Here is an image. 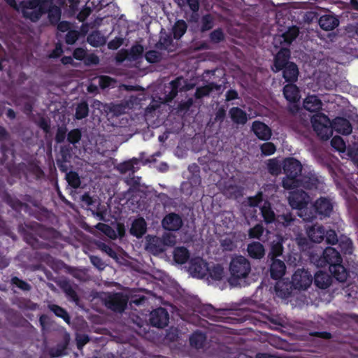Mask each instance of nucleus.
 Masks as SVG:
<instances>
[{"label":"nucleus","mask_w":358,"mask_h":358,"mask_svg":"<svg viewBox=\"0 0 358 358\" xmlns=\"http://www.w3.org/2000/svg\"><path fill=\"white\" fill-rule=\"evenodd\" d=\"M312 275L305 269H298L292 275V286L297 289H306L312 284Z\"/></svg>","instance_id":"obj_8"},{"label":"nucleus","mask_w":358,"mask_h":358,"mask_svg":"<svg viewBox=\"0 0 358 358\" xmlns=\"http://www.w3.org/2000/svg\"><path fill=\"white\" fill-rule=\"evenodd\" d=\"M322 103L315 95H309L303 101V107L310 112H317L322 108Z\"/></svg>","instance_id":"obj_27"},{"label":"nucleus","mask_w":358,"mask_h":358,"mask_svg":"<svg viewBox=\"0 0 358 358\" xmlns=\"http://www.w3.org/2000/svg\"><path fill=\"white\" fill-rule=\"evenodd\" d=\"M264 228L262 224H257L248 231V236L250 238L260 239L263 235Z\"/></svg>","instance_id":"obj_46"},{"label":"nucleus","mask_w":358,"mask_h":358,"mask_svg":"<svg viewBox=\"0 0 358 358\" xmlns=\"http://www.w3.org/2000/svg\"><path fill=\"white\" fill-rule=\"evenodd\" d=\"M222 85H217L214 83H209L204 86L197 87L194 94L196 99H201L204 96L210 95L213 92H217L218 94H221L223 91Z\"/></svg>","instance_id":"obj_16"},{"label":"nucleus","mask_w":358,"mask_h":358,"mask_svg":"<svg viewBox=\"0 0 358 358\" xmlns=\"http://www.w3.org/2000/svg\"><path fill=\"white\" fill-rule=\"evenodd\" d=\"M192 346L199 349L201 348L206 341V336L201 332L194 333L189 338Z\"/></svg>","instance_id":"obj_38"},{"label":"nucleus","mask_w":358,"mask_h":358,"mask_svg":"<svg viewBox=\"0 0 358 358\" xmlns=\"http://www.w3.org/2000/svg\"><path fill=\"white\" fill-rule=\"evenodd\" d=\"M71 275L80 280H85L87 278V274L85 270L73 268L71 271Z\"/></svg>","instance_id":"obj_62"},{"label":"nucleus","mask_w":358,"mask_h":358,"mask_svg":"<svg viewBox=\"0 0 358 358\" xmlns=\"http://www.w3.org/2000/svg\"><path fill=\"white\" fill-rule=\"evenodd\" d=\"M299 29L296 27H292L282 34L276 35L273 37V46L278 49L282 47L287 48L299 35Z\"/></svg>","instance_id":"obj_7"},{"label":"nucleus","mask_w":358,"mask_h":358,"mask_svg":"<svg viewBox=\"0 0 358 358\" xmlns=\"http://www.w3.org/2000/svg\"><path fill=\"white\" fill-rule=\"evenodd\" d=\"M289 57V50L287 48L282 47L275 57L274 64L272 70L274 72H278L280 70H282L284 66L289 63L288 59Z\"/></svg>","instance_id":"obj_17"},{"label":"nucleus","mask_w":358,"mask_h":358,"mask_svg":"<svg viewBox=\"0 0 358 358\" xmlns=\"http://www.w3.org/2000/svg\"><path fill=\"white\" fill-rule=\"evenodd\" d=\"M68 183L73 188H78L80 185V178L76 172L71 171L66 175Z\"/></svg>","instance_id":"obj_47"},{"label":"nucleus","mask_w":358,"mask_h":358,"mask_svg":"<svg viewBox=\"0 0 358 358\" xmlns=\"http://www.w3.org/2000/svg\"><path fill=\"white\" fill-rule=\"evenodd\" d=\"M314 131L322 140H327L333 134L332 126L328 117L324 114H317L311 118Z\"/></svg>","instance_id":"obj_3"},{"label":"nucleus","mask_w":358,"mask_h":358,"mask_svg":"<svg viewBox=\"0 0 358 358\" xmlns=\"http://www.w3.org/2000/svg\"><path fill=\"white\" fill-rule=\"evenodd\" d=\"M215 17L210 14H206L202 16L200 20V31L206 32L211 29L215 25Z\"/></svg>","instance_id":"obj_36"},{"label":"nucleus","mask_w":358,"mask_h":358,"mask_svg":"<svg viewBox=\"0 0 358 358\" xmlns=\"http://www.w3.org/2000/svg\"><path fill=\"white\" fill-rule=\"evenodd\" d=\"M271 261L270 266L271 276L275 280L280 279L285 274L286 266L284 262L280 259H273Z\"/></svg>","instance_id":"obj_24"},{"label":"nucleus","mask_w":358,"mask_h":358,"mask_svg":"<svg viewBox=\"0 0 358 358\" xmlns=\"http://www.w3.org/2000/svg\"><path fill=\"white\" fill-rule=\"evenodd\" d=\"M262 201L263 200L262 192H259L256 196H250L248 199V206L251 207L259 206Z\"/></svg>","instance_id":"obj_58"},{"label":"nucleus","mask_w":358,"mask_h":358,"mask_svg":"<svg viewBox=\"0 0 358 358\" xmlns=\"http://www.w3.org/2000/svg\"><path fill=\"white\" fill-rule=\"evenodd\" d=\"M299 187H303L307 189L323 190L324 189L323 181L315 174L310 173L304 176L299 180Z\"/></svg>","instance_id":"obj_14"},{"label":"nucleus","mask_w":358,"mask_h":358,"mask_svg":"<svg viewBox=\"0 0 358 358\" xmlns=\"http://www.w3.org/2000/svg\"><path fill=\"white\" fill-rule=\"evenodd\" d=\"M145 249L154 255L162 253L166 250L161 238L150 235L145 237Z\"/></svg>","instance_id":"obj_12"},{"label":"nucleus","mask_w":358,"mask_h":358,"mask_svg":"<svg viewBox=\"0 0 358 358\" xmlns=\"http://www.w3.org/2000/svg\"><path fill=\"white\" fill-rule=\"evenodd\" d=\"M323 258L329 265L342 262L339 252L335 248L331 247H328L324 250Z\"/></svg>","instance_id":"obj_28"},{"label":"nucleus","mask_w":358,"mask_h":358,"mask_svg":"<svg viewBox=\"0 0 358 358\" xmlns=\"http://www.w3.org/2000/svg\"><path fill=\"white\" fill-rule=\"evenodd\" d=\"M89 108L86 102L80 103L78 105L76 109L75 117L78 120L85 118L88 115Z\"/></svg>","instance_id":"obj_44"},{"label":"nucleus","mask_w":358,"mask_h":358,"mask_svg":"<svg viewBox=\"0 0 358 358\" xmlns=\"http://www.w3.org/2000/svg\"><path fill=\"white\" fill-rule=\"evenodd\" d=\"M194 86L195 85L189 83L187 79L181 76L178 77L171 81L169 85L166 87L164 101L169 102L178 95L179 92L189 91L192 90Z\"/></svg>","instance_id":"obj_4"},{"label":"nucleus","mask_w":358,"mask_h":358,"mask_svg":"<svg viewBox=\"0 0 358 358\" xmlns=\"http://www.w3.org/2000/svg\"><path fill=\"white\" fill-rule=\"evenodd\" d=\"M143 52V46L141 45H136L131 48L129 55L131 59H136L142 55Z\"/></svg>","instance_id":"obj_56"},{"label":"nucleus","mask_w":358,"mask_h":358,"mask_svg":"<svg viewBox=\"0 0 358 358\" xmlns=\"http://www.w3.org/2000/svg\"><path fill=\"white\" fill-rule=\"evenodd\" d=\"M150 322L152 326L162 328L168 324L169 314L164 308H159L150 313Z\"/></svg>","instance_id":"obj_13"},{"label":"nucleus","mask_w":358,"mask_h":358,"mask_svg":"<svg viewBox=\"0 0 358 358\" xmlns=\"http://www.w3.org/2000/svg\"><path fill=\"white\" fill-rule=\"evenodd\" d=\"M262 215L266 223H271L275 220V215L271 207V203L264 201L263 204L260 206Z\"/></svg>","instance_id":"obj_34"},{"label":"nucleus","mask_w":358,"mask_h":358,"mask_svg":"<svg viewBox=\"0 0 358 358\" xmlns=\"http://www.w3.org/2000/svg\"><path fill=\"white\" fill-rule=\"evenodd\" d=\"M277 220L284 226H289L294 221V218L290 213H286L278 215Z\"/></svg>","instance_id":"obj_57"},{"label":"nucleus","mask_w":358,"mask_h":358,"mask_svg":"<svg viewBox=\"0 0 358 358\" xmlns=\"http://www.w3.org/2000/svg\"><path fill=\"white\" fill-rule=\"evenodd\" d=\"M80 138H81V133L78 129L71 130L68 134V141L71 143L74 144L76 143H78L80 140Z\"/></svg>","instance_id":"obj_59"},{"label":"nucleus","mask_w":358,"mask_h":358,"mask_svg":"<svg viewBox=\"0 0 358 358\" xmlns=\"http://www.w3.org/2000/svg\"><path fill=\"white\" fill-rule=\"evenodd\" d=\"M221 245L224 250L231 251L233 250L236 245L234 243L228 238H226L221 241Z\"/></svg>","instance_id":"obj_64"},{"label":"nucleus","mask_w":358,"mask_h":358,"mask_svg":"<svg viewBox=\"0 0 358 358\" xmlns=\"http://www.w3.org/2000/svg\"><path fill=\"white\" fill-rule=\"evenodd\" d=\"M87 42L94 47H99L106 42L105 37L99 31H93L87 38Z\"/></svg>","instance_id":"obj_35"},{"label":"nucleus","mask_w":358,"mask_h":358,"mask_svg":"<svg viewBox=\"0 0 358 358\" xmlns=\"http://www.w3.org/2000/svg\"><path fill=\"white\" fill-rule=\"evenodd\" d=\"M67 129L64 127H60L57 129V134L55 136V141L57 143H62L66 135Z\"/></svg>","instance_id":"obj_61"},{"label":"nucleus","mask_w":358,"mask_h":358,"mask_svg":"<svg viewBox=\"0 0 358 358\" xmlns=\"http://www.w3.org/2000/svg\"><path fill=\"white\" fill-rule=\"evenodd\" d=\"M332 129L343 135L351 134L352 127L350 122L343 117H336L331 124Z\"/></svg>","instance_id":"obj_21"},{"label":"nucleus","mask_w":358,"mask_h":358,"mask_svg":"<svg viewBox=\"0 0 358 358\" xmlns=\"http://www.w3.org/2000/svg\"><path fill=\"white\" fill-rule=\"evenodd\" d=\"M161 55L156 50H150L146 52L145 59L150 63H155L159 61Z\"/></svg>","instance_id":"obj_55"},{"label":"nucleus","mask_w":358,"mask_h":358,"mask_svg":"<svg viewBox=\"0 0 358 358\" xmlns=\"http://www.w3.org/2000/svg\"><path fill=\"white\" fill-rule=\"evenodd\" d=\"M252 129L255 134L261 140H268L271 136V129L262 122L255 121L252 123Z\"/></svg>","instance_id":"obj_19"},{"label":"nucleus","mask_w":358,"mask_h":358,"mask_svg":"<svg viewBox=\"0 0 358 358\" xmlns=\"http://www.w3.org/2000/svg\"><path fill=\"white\" fill-rule=\"evenodd\" d=\"M275 292L276 294L281 298H287L290 294L288 285L282 282H278L276 283Z\"/></svg>","instance_id":"obj_41"},{"label":"nucleus","mask_w":358,"mask_h":358,"mask_svg":"<svg viewBox=\"0 0 358 358\" xmlns=\"http://www.w3.org/2000/svg\"><path fill=\"white\" fill-rule=\"evenodd\" d=\"M331 283V276L322 271H318L315 275V284L321 289L327 288Z\"/></svg>","instance_id":"obj_32"},{"label":"nucleus","mask_w":358,"mask_h":358,"mask_svg":"<svg viewBox=\"0 0 358 358\" xmlns=\"http://www.w3.org/2000/svg\"><path fill=\"white\" fill-rule=\"evenodd\" d=\"M283 170L286 176L282 180V187L286 189H294L299 187L297 176L301 173L302 165L294 158H288L283 162Z\"/></svg>","instance_id":"obj_1"},{"label":"nucleus","mask_w":358,"mask_h":358,"mask_svg":"<svg viewBox=\"0 0 358 358\" xmlns=\"http://www.w3.org/2000/svg\"><path fill=\"white\" fill-rule=\"evenodd\" d=\"M210 276L216 280H220L224 276V271L222 266L216 265L211 268H208Z\"/></svg>","instance_id":"obj_42"},{"label":"nucleus","mask_w":358,"mask_h":358,"mask_svg":"<svg viewBox=\"0 0 358 358\" xmlns=\"http://www.w3.org/2000/svg\"><path fill=\"white\" fill-rule=\"evenodd\" d=\"M231 121L238 125H244L248 120V114L238 107H232L229 111Z\"/></svg>","instance_id":"obj_23"},{"label":"nucleus","mask_w":358,"mask_h":358,"mask_svg":"<svg viewBox=\"0 0 358 358\" xmlns=\"http://www.w3.org/2000/svg\"><path fill=\"white\" fill-rule=\"evenodd\" d=\"M314 208L318 214L326 217L331 213L333 205L329 199L321 197L315 201Z\"/></svg>","instance_id":"obj_20"},{"label":"nucleus","mask_w":358,"mask_h":358,"mask_svg":"<svg viewBox=\"0 0 358 358\" xmlns=\"http://www.w3.org/2000/svg\"><path fill=\"white\" fill-rule=\"evenodd\" d=\"M134 164L131 161L126 162L119 165L118 169L122 173L132 171L134 172Z\"/></svg>","instance_id":"obj_63"},{"label":"nucleus","mask_w":358,"mask_h":358,"mask_svg":"<svg viewBox=\"0 0 358 358\" xmlns=\"http://www.w3.org/2000/svg\"><path fill=\"white\" fill-rule=\"evenodd\" d=\"M189 257L188 250L184 247H178L174 250L173 258L174 260L180 264L186 262Z\"/></svg>","instance_id":"obj_37"},{"label":"nucleus","mask_w":358,"mask_h":358,"mask_svg":"<svg viewBox=\"0 0 358 358\" xmlns=\"http://www.w3.org/2000/svg\"><path fill=\"white\" fill-rule=\"evenodd\" d=\"M268 169L272 175H278L281 171V166L275 159H270L268 164Z\"/></svg>","instance_id":"obj_52"},{"label":"nucleus","mask_w":358,"mask_h":358,"mask_svg":"<svg viewBox=\"0 0 358 358\" xmlns=\"http://www.w3.org/2000/svg\"><path fill=\"white\" fill-rule=\"evenodd\" d=\"M127 301L126 296L120 293H115L108 295L106 299V306L114 311L122 312L127 304Z\"/></svg>","instance_id":"obj_9"},{"label":"nucleus","mask_w":358,"mask_h":358,"mask_svg":"<svg viewBox=\"0 0 358 358\" xmlns=\"http://www.w3.org/2000/svg\"><path fill=\"white\" fill-rule=\"evenodd\" d=\"M52 1V0L45 1L47 8L43 10V13L48 12L50 20L52 22H57L60 19L61 10L58 6H53Z\"/></svg>","instance_id":"obj_33"},{"label":"nucleus","mask_w":358,"mask_h":358,"mask_svg":"<svg viewBox=\"0 0 358 358\" xmlns=\"http://www.w3.org/2000/svg\"><path fill=\"white\" fill-rule=\"evenodd\" d=\"M248 252L252 258L261 259L264 256L265 250L262 244L259 242H253L248 245Z\"/></svg>","instance_id":"obj_31"},{"label":"nucleus","mask_w":358,"mask_h":358,"mask_svg":"<svg viewBox=\"0 0 358 358\" xmlns=\"http://www.w3.org/2000/svg\"><path fill=\"white\" fill-rule=\"evenodd\" d=\"M275 146L271 142L264 143L261 146L262 152L264 155H271L275 152Z\"/></svg>","instance_id":"obj_54"},{"label":"nucleus","mask_w":358,"mask_h":358,"mask_svg":"<svg viewBox=\"0 0 358 358\" xmlns=\"http://www.w3.org/2000/svg\"><path fill=\"white\" fill-rule=\"evenodd\" d=\"M48 0H27L21 2L20 10L24 17L36 21L39 19L43 10L47 8Z\"/></svg>","instance_id":"obj_2"},{"label":"nucleus","mask_w":358,"mask_h":358,"mask_svg":"<svg viewBox=\"0 0 358 358\" xmlns=\"http://www.w3.org/2000/svg\"><path fill=\"white\" fill-rule=\"evenodd\" d=\"M288 201L289 203L293 208L301 210L299 215L302 217L304 220L310 221L315 217L314 215L310 216L306 215V214H303V209L310 201V196L304 191L300 190L290 192V194L288 196Z\"/></svg>","instance_id":"obj_6"},{"label":"nucleus","mask_w":358,"mask_h":358,"mask_svg":"<svg viewBox=\"0 0 358 358\" xmlns=\"http://www.w3.org/2000/svg\"><path fill=\"white\" fill-rule=\"evenodd\" d=\"M331 145L339 152H343L345 150V143L341 136H334L331 141Z\"/></svg>","instance_id":"obj_51"},{"label":"nucleus","mask_w":358,"mask_h":358,"mask_svg":"<svg viewBox=\"0 0 358 358\" xmlns=\"http://www.w3.org/2000/svg\"><path fill=\"white\" fill-rule=\"evenodd\" d=\"M283 94L289 102H296L300 98L299 89L293 84H288L284 87Z\"/></svg>","instance_id":"obj_30"},{"label":"nucleus","mask_w":358,"mask_h":358,"mask_svg":"<svg viewBox=\"0 0 358 358\" xmlns=\"http://www.w3.org/2000/svg\"><path fill=\"white\" fill-rule=\"evenodd\" d=\"M92 81V83L87 87V91L90 93H96L98 92L97 85L102 89H105L115 83L114 79L107 76L94 77Z\"/></svg>","instance_id":"obj_15"},{"label":"nucleus","mask_w":358,"mask_h":358,"mask_svg":"<svg viewBox=\"0 0 358 358\" xmlns=\"http://www.w3.org/2000/svg\"><path fill=\"white\" fill-rule=\"evenodd\" d=\"M283 252V247L282 243L278 241H273L271 245V252L268 255V257L271 260L277 259L276 257L280 256Z\"/></svg>","instance_id":"obj_39"},{"label":"nucleus","mask_w":358,"mask_h":358,"mask_svg":"<svg viewBox=\"0 0 358 358\" xmlns=\"http://www.w3.org/2000/svg\"><path fill=\"white\" fill-rule=\"evenodd\" d=\"M187 24L183 20H178L173 27V35L175 38H180L186 31Z\"/></svg>","instance_id":"obj_43"},{"label":"nucleus","mask_w":358,"mask_h":358,"mask_svg":"<svg viewBox=\"0 0 358 358\" xmlns=\"http://www.w3.org/2000/svg\"><path fill=\"white\" fill-rule=\"evenodd\" d=\"M325 235H326V241L329 244H335L336 243H338L339 239L337 238V235L334 230H329L326 231H325Z\"/></svg>","instance_id":"obj_60"},{"label":"nucleus","mask_w":358,"mask_h":358,"mask_svg":"<svg viewBox=\"0 0 358 358\" xmlns=\"http://www.w3.org/2000/svg\"><path fill=\"white\" fill-rule=\"evenodd\" d=\"M161 240L164 243L165 249L166 247H172L176 243V236L171 233H164L161 237Z\"/></svg>","instance_id":"obj_50"},{"label":"nucleus","mask_w":358,"mask_h":358,"mask_svg":"<svg viewBox=\"0 0 358 358\" xmlns=\"http://www.w3.org/2000/svg\"><path fill=\"white\" fill-rule=\"evenodd\" d=\"M320 27L325 31H331L339 24V20L333 15L327 14L321 16L318 20Z\"/></svg>","instance_id":"obj_22"},{"label":"nucleus","mask_w":358,"mask_h":358,"mask_svg":"<svg viewBox=\"0 0 358 358\" xmlns=\"http://www.w3.org/2000/svg\"><path fill=\"white\" fill-rule=\"evenodd\" d=\"M341 262L330 265L329 271L333 276L340 282H344L348 277V273Z\"/></svg>","instance_id":"obj_29"},{"label":"nucleus","mask_w":358,"mask_h":358,"mask_svg":"<svg viewBox=\"0 0 358 358\" xmlns=\"http://www.w3.org/2000/svg\"><path fill=\"white\" fill-rule=\"evenodd\" d=\"M182 224L183 222L180 215L174 213H169L162 221V227L168 231H178Z\"/></svg>","instance_id":"obj_11"},{"label":"nucleus","mask_w":358,"mask_h":358,"mask_svg":"<svg viewBox=\"0 0 358 358\" xmlns=\"http://www.w3.org/2000/svg\"><path fill=\"white\" fill-rule=\"evenodd\" d=\"M147 230V224L143 217L135 220L131 224L130 233L137 238L141 237L145 234Z\"/></svg>","instance_id":"obj_26"},{"label":"nucleus","mask_w":358,"mask_h":358,"mask_svg":"<svg viewBox=\"0 0 358 358\" xmlns=\"http://www.w3.org/2000/svg\"><path fill=\"white\" fill-rule=\"evenodd\" d=\"M210 40L213 43H218L224 40L225 36L222 29H217L210 34Z\"/></svg>","instance_id":"obj_49"},{"label":"nucleus","mask_w":358,"mask_h":358,"mask_svg":"<svg viewBox=\"0 0 358 358\" xmlns=\"http://www.w3.org/2000/svg\"><path fill=\"white\" fill-rule=\"evenodd\" d=\"M283 69V78L287 82L296 81L299 76V69L297 66L293 62L287 64Z\"/></svg>","instance_id":"obj_25"},{"label":"nucleus","mask_w":358,"mask_h":358,"mask_svg":"<svg viewBox=\"0 0 358 358\" xmlns=\"http://www.w3.org/2000/svg\"><path fill=\"white\" fill-rule=\"evenodd\" d=\"M96 228L112 239H115L117 237L115 231L109 225L103 223H99L96 225Z\"/></svg>","instance_id":"obj_45"},{"label":"nucleus","mask_w":358,"mask_h":358,"mask_svg":"<svg viewBox=\"0 0 358 358\" xmlns=\"http://www.w3.org/2000/svg\"><path fill=\"white\" fill-rule=\"evenodd\" d=\"M306 234L311 241L319 243L324 240L325 229L323 226L315 224L306 228Z\"/></svg>","instance_id":"obj_18"},{"label":"nucleus","mask_w":358,"mask_h":358,"mask_svg":"<svg viewBox=\"0 0 358 358\" xmlns=\"http://www.w3.org/2000/svg\"><path fill=\"white\" fill-rule=\"evenodd\" d=\"M338 245L345 253L351 254L352 252V243L349 238L341 236L338 241Z\"/></svg>","instance_id":"obj_40"},{"label":"nucleus","mask_w":358,"mask_h":358,"mask_svg":"<svg viewBox=\"0 0 358 358\" xmlns=\"http://www.w3.org/2000/svg\"><path fill=\"white\" fill-rule=\"evenodd\" d=\"M48 307L50 310L52 311L57 316L63 318L67 322H69V316L64 309L54 304L49 305Z\"/></svg>","instance_id":"obj_48"},{"label":"nucleus","mask_w":358,"mask_h":358,"mask_svg":"<svg viewBox=\"0 0 358 358\" xmlns=\"http://www.w3.org/2000/svg\"><path fill=\"white\" fill-rule=\"evenodd\" d=\"M98 248L101 250L102 252L106 253L109 257L116 259L117 254L116 252L108 245L104 243H99L97 244Z\"/></svg>","instance_id":"obj_53"},{"label":"nucleus","mask_w":358,"mask_h":358,"mask_svg":"<svg viewBox=\"0 0 358 358\" xmlns=\"http://www.w3.org/2000/svg\"><path fill=\"white\" fill-rule=\"evenodd\" d=\"M229 271L232 276L236 278H245L251 271V265L245 257L235 256L231 260Z\"/></svg>","instance_id":"obj_5"},{"label":"nucleus","mask_w":358,"mask_h":358,"mask_svg":"<svg viewBox=\"0 0 358 358\" xmlns=\"http://www.w3.org/2000/svg\"><path fill=\"white\" fill-rule=\"evenodd\" d=\"M189 272L193 277L202 278L208 272V264L200 257L194 258L190 261Z\"/></svg>","instance_id":"obj_10"}]
</instances>
